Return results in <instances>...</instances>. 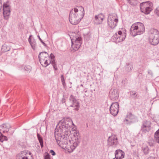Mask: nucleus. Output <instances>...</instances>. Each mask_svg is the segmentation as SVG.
<instances>
[{
  "label": "nucleus",
  "instance_id": "46",
  "mask_svg": "<svg viewBox=\"0 0 159 159\" xmlns=\"http://www.w3.org/2000/svg\"><path fill=\"white\" fill-rule=\"evenodd\" d=\"M103 14H102V13H101L100 14H99L98 15V19H101V18L102 17V16H103Z\"/></svg>",
  "mask_w": 159,
  "mask_h": 159
},
{
  "label": "nucleus",
  "instance_id": "55",
  "mask_svg": "<svg viewBox=\"0 0 159 159\" xmlns=\"http://www.w3.org/2000/svg\"><path fill=\"white\" fill-rule=\"evenodd\" d=\"M40 42H41V43L42 44H43L44 43V42H43V40H42V41H40Z\"/></svg>",
  "mask_w": 159,
  "mask_h": 159
},
{
  "label": "nucleus",
  "instance_id": "52",
  "mask_svg": "<svg viewBox=\"0 0 159 159\" xmlns=\"http://www.w3.org/2000/svg\"><path fill=\"white\" fill-rule=\"evenodd\" d=\"M135 157H137V159H138V158H139V154H137V155H136Z\"/></svg>",
  "mask_w": 159,
  "mask_h": 159
},
{
  "label": "nucleus",
  "instance_id": "19",
  "mask_svg": "<svg viewBox=\"0 0 159 159\" xmlns=\"http://www.w3.org/2000/svg\"><path fill=\"white\" fill-rule=\"evenodd\" d=\"M32 37V35H30L28 39V41L30 43L31 48L32 49L35 50V49L36 46V41L34 38L31 39V37Z\"/></svg>",
  "mask_w": 159,
  "mask_h": 159
},
{
  "label": "nucleus",
  "instance_id": "9",
  "mask_svg": "<svg viewBox=\"0 0 159 159\" xmlns=\"http://www.w3.org/2000/svg\"><path fill=\"white\" fill-rule=\"evenodd\" d=\"M78 14H74L73 10H71L70 12L69 20L70 23L73 25L77 24L81 20Z\"/></svg>",
  "mask_w": 159,
  "mask_h": 159
},
{
  "label": "nucleus",
  "instance_id": "56",
  "mask_svg": "<svg viewBox=\"0 0 159 159\" xmlns=\"http://www.w3.org/2000/svg\"><path fill=\"white\" fill-rule=\"evenodd\" d=\"M84 92H85V93H86L87 91V90H85V89H84Z\"/></svg>",
  "mask_w": 159,
  "mask_h": 159
},
{
  "label": "nucleus",
  "instance_id": "57",
  "mask_svg": "<svg viewBox=\"0 0 159 159\" xmlns=\"http://www.w3.org/2000/svg\"><path fill=\"white\" fill-rule=\"evenodd\" d=\"M127 159H132L131 158L129 157Z\"/></svg>",
  "mask_w": 159,
  "mask_h": 159
},
{
  "label": "nucleus",
  "instance_id": "7",
  "mask_svg": "<svg viewBox=\"0 0 159 159\" xmlns=\"http://www.w3.org/2000/svg\"><path fill=\"white\" fill-rule=\"evenodd\" d=\"M73 39L75 40V43H73V41L71 40L72 47L74 51H76L80 47L82 42V39L81 36H78L77 34H76L74 38Z\"/></svg>",
  "mask_w": 159,
  "mask_h": 159
},
{
  "label": "nucleus",
  "instance_id": "11",
  "mask_svg": "<svg viewBox=\"0 0 159 159\" xmlns=\"http://www.w3.org/2000/svg\"><path fill=\"white\" fill-rule=\"evenodd\" d=\"M118 19L113 17V16L109 14L107 18V24L108 27L111 29H113L117 25Z\"/></svg>",
  "mask_w": 159,
  "mask_h": 159
},
{
  "label": "nucleus",
  "instance_id": "18",
  "mask_svg": "<svg viewBox=\"0 0 159 159\" xmlns=\"http://www.w3.org/2000/svg\"><path fill=\"white\" fill-rule=\"evenodd\" d=\"M125 153L120 149L116 150L115 152V156L118 159H121L124 157Z\"/></svg>",
  "mask_w": 159,
  "mask_h": 159
},
{
  "label": "nucleus",
  "instance_id": "8",
  "mask_svg": "<svg viewBox=\"0 0 159 159\" xmlns=\"http://www.w3.org/2000/svg\"><path fill=\"white\" fill-rule=\"evenodd\" d=\"M107 146L108 147L111 146L113 148H116L119 144L117 137L115 135L109 136L107 139Z\"/></svg>",
  "mask_w": 159,
  "mask_h": 159
},
{
  "label": "nucleus",
  "instance_id": "26",
  "mask_svg": "<svg viewBox=\"0 0 159 159\" xmlns=\"http://www.w3.org/2000/svg\"><path fill=\"white\" fill-rule=\"evenodd\" d=\"M37 135L38 139L40 143L41 147V148H43V139L39 134L37 133Z\"/></svg>",
  "mask_w": 159,
  "mask_h": 159
},
{
  "label": "nucleus",
  "instance_id": "39",
  "mask_svg": "<svg viewBox=\"0 0 159 159\" xmlns=\"http://www.w3.org/2000/svg\"><path fill=\"white\" fill-rule=\"evenodd\" d=\"M73 11L74 14H78H78L77 13L78 12V11H79L78 8H74V10H73Z\"/></svg>",
  "mask_w": 159,
  "mask_h": 159
},
{
  "label": "nucleus",
  "instance_id": "33",
  "mask_svg": "<svg viewBox=\"0 0 159 159\" xmlns=\"http://www.w3.org/2000/svg\"><path fill=\"white\" fill-rule=\"evenodd\" d=\"M61 80L62 82V84L63 85L64 88H65V86H66V84L65 81V80L64 78V75H63L61 76Z\"/></svg>",
  "mask_w": 159,
  "mask_h": 159
},
{
  "label": "nucleus",
  "instance_id": "45",
  "mask_svg": "<svg viewBox=\"0 0 159 159\" xmlns=\"http://www.w3.org/2000/svg\"><path fill=\"white\" fill-rule=\"evenodd\" d=\"M148 116L150 117H151L152 119L153 120L154 118V115H152L151 114L149 113L148 114Z\"/></svg>",
  "mask_w": 159,
  "mask_h": 159
},
{
  "label": "nucleus",
  "instance_id": "31",
  "mask_svg": "<svg viewBox=\"0 0 159 159\" xmlns=\"http://www.w3.org/2000/svg\"><path fill=\"white\" fill-rule=\"evenodd\" d=\"M7 137L1 134L0 132V142H2L4 140L7 141Z\"/></svg>",
  "mask_w": 159,
  "mask_h": 159
},
{
  "label": "nucleus",
  "instance_id": "49",
  "mask_svg": "<svg viewBox=\"0 0 159 159\" xmlns=\"http://www.w3.org/2000/svg\"><path fill=\"white\" fill-rule=\"evenodd\" d=\"M37 37H38V39H39V40L40 41H41L42 40L40 38V36L39 35L37 36Z\"/></svg>",
  "mask_w": 159,
  "mask_h": 159
},
{
  "label": "nucleus",
  "instance_id": "41",
  "mask_svg": "<svg viewBox=\"0 0 159 159\" xmlns=\"http://www.w3.org/2000/svg\"><path fill=\"white\" fill-rule=\"evenodd\" d=\"M154 141H153L149 142L148 144L150 146H153L154 145Z\"/></svg>",
  "mask_w": 159,
  "mask_h": 159
},
{
  "label": "nucleus",
  "instance_id": "38",
  "mask_svg": "<svg viewBox=\"0 0 159 159\" xmlns=\"http://www.w3.org/2000/svg\"><path fill=\"white\" fill-rule=\"evenodd\" d=\"M124 122L127 124H130L132 123L131 121H129L127 119H125L124 120Z\"/></svg>",
  "mask_w": 159,
  "mask_h": 159
},
{
  "label": "nucleus",
  "instance_id": "24",
  "mask_svg": "<svg viewBox=\"0 0 159 159\" xmlns=\"http://www.w3.org/2000/svg\"><path fill=\"white\" fill-rule=\"evenodd\" d=\"M70 107H74V110L78 111L79 110V108L80 107V103L78 101L73 104H71L70 106Z\"/></svg>",
  "mask_w": 159,
  "mask_h": 159
},
{
  "label": "nucleus",
  "instance_id": "1",
  "mask_svg": "<svg viewBox=\"0 0 159 159\" xmlns=\"http://www.w3.org/2000/svg\"><path fill=\"white\" fill-rule=\"evenodd\" d=\"M71 119L69 117L64 118L59 121L57 126L59 128L60 133L55 132V137L56 142L59 146L61 144L66 145L70 142L69 136L70 134V128L73 125Z\"/></svg>",
  "mask_w": 159,
  "mask_h": 159
},
{
  "label": "nucleus",
  "instance_id": "3",
  "mask_svg": "<svg viewBox=\"0 0 159 159\" xmlns=\"http://www.w3.org/2000/svg\"><path fill=\"white\" fill-rule=\"evenodd\" d=\"M149 40L150 44L154 46L159 43V31L156 29H152L150 31Z\"/></svg>",
  "mask_w": 159,
  "mask_h": 159
},
{
  "label": "nucleus",
  "instance_id": "32",
  "mask_svg": "<svg viewBox=\"0 0 159 159\" xmlns=\"http://www.w3.org/2000/svg\"><path fill=\"white\" fill-rule=\"evenodd\" d=\"M126 117L127 118L130 119L131 120H133L136 118V117L132 114L131 112L129 113V114L127 115Z\"/></svg>",
  "mask_w": 159,
  "mask_h": 159
},
{
  "label": "nucleus",
  "instance_id": "12",
  "mask_svg": "<svg viewBox=\"0 0 159 159\" xmlns=\"http://www.w3.org/2000/svg\"><path fill=\"white\" fill-rule=\"evenodd\" d=\"M109 110L111 115L114 116H117L119 110V105L118 102H116L112 103L110 107Z\"/></svg>",
  "mask_w": 159,
  "mask_h": 159
},
{
  "label": "nucleus",
  "instance_id": "17",
  "mask_svg": "<svg viewBox=\"0 0 159 159\" xmlns=\"http://www.w3.org/2000/svg\"><path fill=\"white\" fill-rule=\"evenodd\" d=\"M10 125L9 124H3L0 126V132L1 134L7 133L11 127Z\"/></svg>",
  "mask_w": 159,
  "mask_h": 159
},
{
  "label": "nucleus",
  "instance_id": "23",
  "mask_svg": "<svg viewBox=\"0 0 159 159\" xmlns=\"http://www.w3.org/2000/svg\"><path fill=\"white\" fill-rule=\"evenodd\" d=\"M69 101L72 103V104H73L76 102L79 101V99L76 98V97L72 94L70 96L69 98Z\"/></svg>",
  "mask_w": 159,
  "mask_h": 159
},
{
  "label": "nucleus",
  "instance_id": "20",
  "mask_svg": "<svg viewBox=\"0 0 159 159\" xmlns=\"http://www.w3.org/2000/svg\"><path fill=\"white\" fill-rule=\"evenodd\" d=\"M129 93L130 97L134 100H136L137 99L139 98V95L138 93H137L134 90H131L129 91Z\"/></svg>",
  "mask_w": 159,
  "mask_h": 159
},
{
  "label": "nucleus",
  "instance_id": "29",
  "mask_svg": "<svg viewBox=\"0 0 159 159\" xmlns=\"http://www.w3.org/2000/svg\"><path fill=\"white\" fill-rule=\"evenodd\" d=\"M142 150L143 154L145 155H146L149 153L150 150L148 146H146L145 147L142 148Z\"/></svg>",
  "mask_w": 159,
  "mask_h": 159
},
{
  "label": "nucleus",
  "instance_id": "36",
  "mask_svg": "<svg viewBox=\"0 0 159 159\" xmlns=\"http://www.w3.org/2000/svg\"><path fill=\"white\" fill-rule=\"evenodd\" d=\"M45 155L44 156V159H51L50 154L47 152L45 153Z\"/></svg>",
  "mask_w": 159,
  "mask_h": 159
},
{
  "label": "nucleus",
  "instance_id": "16",
  "mask_svg": "<svg viewBox=\"0 0 159 159\" xmlns=\"http://www.w3.org/2000/svg\"><path fill=\"white\" fill-rule=\"evenodd\" d=\"M49 59H48L49 64H51L54 70L55 71L58 70L57 65L56 64V61L55 59V57L52 53H51L49 56Z\"/></svg>",
  "mask_w": 159,
  "mask_h": 159
},
{
  "label": "nucleus",
  "instance_id": "54",
  "mask_svg": "<svg viewBox=\"0 0 159 159\" xmlns=\"http://www.w3.org/2000/svg\"><path fill=\"white\" fill-rule=\"evenodd\" d=\"M29 155H30L31 156H32L33 157V155H32V153L30 152L29 153Z\"/></svg>",
  "mask_w": 159,
  "mask_h": 159
},
{
  "label": "nucleus",
  "instance_id": "22",
  "mask_svg": "<svg viewBox=\"0 0 159 159\" xmlns=\"http://www.w3.org/2000/svg\"><path fill=\"white\" fill-rule=\"evenodd\" d=\"M11 48L7 43H5L2 46V52H6L10 51Z\"/></svg>",
  "mask_w": 159,
  "mask_h": 159
},
{
  "label": "nucleus",
  "instance_id": "4",
  "mask_svg": "<svg viewBox=\"0 0 159 159\" xmlns=\"http://www.w3.org/2000/svg\"><path fill=\"white\" fill-rule=\"evenodd\" d=\"M39 61L42 66L47 67L49 65L48 59L49 56L48 53L46 52H40L39 55Z\"/></svg>",
  "mask_w": 159,
  "mask_h": 159
},
{
  "label": "nucleus",
  "instance_id": "43",
  "mask_svg": "<svg viewBox=\"0 0 159 159\" xmlns=\"http://www.w3.org/2000/svg\"><path fill=\"white\" fill-rule=\"evenodd\" d=\"M50 153L51 154L52 156H55L56 155V153L52 150H50Z\"/></svg>",
  "mask_w": 159,
  "mask_h": 159
},
{
  "label": "nucleus",
  "instance_id": "27",
  "mask_svg": "<svg viewBox=\"0 0 159 159\" xmlns=\"http://www.w3.org/2000/svg\"><path fill=\"white\" fill-rule=\"evenodd\" d=\"M131 5L134 6H136L138 3L139 2L137 0H126Z\"/></svg>",
  "mask_w": 159,
  "mask_h": 159
},
{
  "label": "nucleus",
  "instance_id": "35",
  "mask_svg": "<svg viewBox=\"0 0 159 159\" xmlns=\"http://www.w3.org/2000/svg\"><path fill=\"white\" fill-rule=\"evenodd\" d=\"M24 68L25 70L28 71H30L31 70V67L29 65H27L25 66Z\"/></svg>",
  "mask_w": 159,
  "mask_h": 159
},
{
  "label": "nucleus",
  "instance_id": "13",
  "mask_svg": "<svg viewBox=\"0 0 159 159\" xmlns=\"http://www.w3.org/2000/svg\"><path fill=\"white\" fill-rule=\"evenodd\" d=\"M126 36V31L125 29L123 31V34L122 35L117 36V33H116L112 36V39L116 43H120L123 41L125 39Z\"/></svg>",
  "mask_w": 159,
  "mask_h": 159
},
{
  "label": "nucleus",
  "instance_id": "58",
  "mask_svg": "<svg viewBox=\"0 0 159 159\" xmlns=\"http://www.w3.org/2000/svg\"><path fill=\"white\" fill-rule=\"evenodd\" d=\"M73 124H74V123H73ZM72 125H74V126H75V125H72L71 127L70 128V129L71 127H72Z\"/></svg>",
  "mask_w": 159,
  "mask_h": 159
},
{
  "label": "nucleus",
  "instance_id": "50",
  "mask_svg": "<svg viewBox=\"0 0 159 159\" xmlns=\"http://www.w3.org/2000/svg\"><path fill=\"white\" fill-rule=\"evenodd\" d=\"M148 73L149 74H150L151 75H152V71L151 70H149L148 71Z\"/></svg>",
  "mask_w": 159,
  "mask_h": 159
},
{
  "label": "nucleus",
  "instance_id": "53",
  "mask_svg": "<svg viewBox=\"0 0 159 159\" xmlns=\"http://www.w3.org/2000/svg\"><path fill=\"white\" fill-rule=\"evenodd\" d=\"M43 44L45 47H46L47 46V45L45 43H44Z\"/></svg>",
  "mask_w": 159,
  "mask_h": 159
},
{
  "label": "nucleus",
  "instance_id": "10",
  "mask_svg": "<svg viewBox=\"0 0 159 159\" xmlns=\"http://www.w3.org/2000/svg\"><path fill=\"white\" fill-rule=\"evenodd\" d=\"M9 2L7 0L3 5V15L5 20H7L9 18L11 11Z\"/></svg>",
  "mask_w": 159,
  "mask_h": 159
},
{
  "label": "nucleus",
  "instance_id": "47",
  "mask_svg": "<svg viewBox=\"0 0 159 159\" xmlns=\"http://www.w3.org/2000/svg\"><path fill=\"white\" fill-rule=\"evenodd\" d=\"M95 19L96 20H98V15H96L95 16Z\"/></svg>",
  "mask_w": 159,
  "mask_h": 159
},
{
  "label": "nucleus",
  "instance_id": "40",
  "mask_svg": "<svg viewBox=\"0 0 159 159\" xmlns=\"http://www.w3.org/2000/svg\"><path fill=\"white\" fill-rule=\"evenodd\" d=\"M155 12L159 16V7H158L156 9Z\"/></svg>",
  "mask_w": 159,
  "mask_h": 159
},
{
  "label": "nucleus",
  "instance_id": "14",
  "mask_svg": "<svg viewBox=\"0 0 159 159\" xmlns=\"http://www.w3.org/2000/svg\"><path fill=\"white\" fill-rule=\"evenodd\" d=\"M109 96L111 100L115 101L117 100L119 96V93L117 89H111L110 91Z\"/></svg>",
  "mask_w": 159,
  "mask_h": 159
},
{
  "label": "nucleus",
  "instance_id": "30",
  "mask_svg": "<svg viewBox=\"0 0 159 159\" xmlns=\"http://www.w3.org/2000/svg\"><path fill=\"white\" fill-rule=\"evenodd\" d=\"M154 137L156 139V142L159 143V128L155 133Z\"/></svg>",
  "mask_w": 159,
  "mask_h": 159
},
{
  "label": "nucleus",
  "instance_id": "25",
  "mask_svg": "<svg viewBox=\"0 0 159 159\" xmlns=\"http://www.w3.org/2000/svg\"><path fill=\"white\" fill-rule=\"evenodd\" d=\"M150 127L148 126V125H146L143 124L141 126V131L143 133H145L150 130Z\"/></svg>",
  "mask_w": 159,
  "mask_h": 159
},
{
  "label": "nucleus",
  "instance_id": "37",
  "mask_svg": "<svg viewBox=\"0 0 159 159\" xmlns=\"http://www.w3.org/2000/svg\"><path fill=\"white\" fill-rule=\"evenodd\" d=\"M78 8L80 9V11H82L83 15L84 16V9L83 7L82 6H80L78 7Z\"/></svg>",
  "mask_w": 159,
  "mask_h": 159
},
{
  "label": "nucleus",
  "instance_id": "44",
  "mask_svg": "<svg viewBox=\"0 0 159 159\" xmlns=\"http://www.w3.org/2000/svg\"><path fill=\"white\" fill-rule=\"evenodd\" d=\"M64 95H63V98L61 100V102L63 104L65 102V99Z\"/></svg>",
  "mask_w": 159,
  "mask_h": 159
},
{
  "label": "nucleus",
  "instance_id": "5",
  "mask_svg": "<svg viewBox=\"0 0 159 159\" xmlns=\"http://www.w3.org/2000/svg\"><path fill=\"white\" fill-rule=\"evenodd\" d=\"M140 7L141 11L146 15L149 14L153 10L152 3L150 1L141 3Z\"/></svg>",
  "mask_w": 159,
  "mask_h": 159
},
{
  "label": "nucleus",
  "instance_id": "15",
  "mask_svg": "<svg viewBox=\"0 0 159 159\" xmlns=\"http://www.w3.org/2000/svg\"><path fill=\"white\" fill-rule=\"evenodd\" d=\"M27 152L26 151H23L20 152L17 154L16 157V159H34L33 157L31 156L30 157L27 156Z\"/></svg>",
  "mask_w": 159,
  "mask_h": 159
},
{
  "label": "nucleus",
  "instance_id": "34",
  "mask_svg": "<svg viewBox=\"0 0 159 159\" xmlns=\"http://www.w3.org/2000/svg\"><path fill=\"white\" fill-rule=\"evenodd\" d=\"M143 124H144L146 125H148V126L149 127H151V122L149 121L145 120L143 122Z\"/></svg>",
  "mask_w": 159,
  "mask_h": 159
},
{
  "label": "nucleus",
  "instance_id": "21",
  "mask_svg": "<svg viewBox=\"0 0 159 159\" xmlns=\"http://www.w3.org/2000/svg\"><path fill=\"white\" fill-rule=\"evenodd\" d=\"M133 68V64L132 63H127L125 66V69L126 72H130Z\"/></svg>",
  "mask_w": 159,
  "mask_h": 159
},
{
  "label": "nucleus",
  "instance_id": "2",
  "mask_svg": "<svg viewBox=\"0 0 159 159\" xmlns=\"http://www.w3.org/2000/svg\"><path fill=\"white\" fill-rule=\"evenodd\" d=\"M145 31V27L142 23L138 22L133 24L130 29L131 35L134 37L143 34Z\"/></svg>",
  "mask_w": 159,
  "mask_h": 159
},
{
  "label": "nucleus",
  "instance_id": "6",
  "mask_svg": "<svg viewBox=\"0 0 159 159\" xmlns=\"http://www.w3.org/2000/svg\"><path fill=\"white\" fill-rule=\"evenodd\" d=\"M81 141L80 136L78 132L74 133V135L72 138L73 144L70 146V148L73 151L79 144Z\"/></svg>",
  "mask_w": 159,
  "mask_h": 159
},
{
  "label": "nucleus",
  "instance_id": "48",
  "mask_svg": "<svg viewBox=\"0 0 159 159\" xmlns=\"http://www.w3.org/2000/svg\"><path fill=\"white\" fill-rule=\"evenodd\" d=\"M155 159V158L154 157H149L148 159Z\"/></svg>",
  "mask_w": 159,
  "mask_h": 159
},
{
  "label": "nucleus",
  "instance_id": "59",
  "mask_svg": "<svg viewBox=\"0 0 159 159\" xmlns=\"http://www.w3.org/2000/svg\"><path fill=\"white\" fill-rule=\"evenodd\" d=\"M80 86H82V87H83V84H81Z\"/></svg>",
  "mask_w": 159,
  "mask_h": 159
},
{
  "label": "nucleus",
  "instance_id": "28",
  "mask_svg": "<svg viewBox=\"0 0 159 159\" xmlns=\"http://www.w3.org/2000/svg\"><path fill=\"white\" fill-rule=\"evenodd\" d=\"M91 34L90 31L89 30L87 33H84V39L87 40H89L91 37Z\"/></svg>",
  "mask_w": 159,
  "mask_h": 159
},
{
  "label": "nucleus",
  "instance_id": "51",
  "mask_svg": "<svg viewBox=\"0 0 159 159\" xmlns=\"http://www.w3.org/2000/svg\"><path fill=\"white\" fill-rule=\"evenodd\" d=\"M104 18V16L103 15V16H102V17L100 19L102 20L101 23H102V22Z\"/></svg>",
  "mask_w": 159,
  "mask_h": 159
},
{
  "label": "nucleus",
  "instance_id": "42",
  "mask_svg": "<svg viewBox=\"0 0 159 159\" xmlns=\"http://www.w3.org/2000/svg\"><path fill=\"white\" fill-rule=\"evenodd\" d=\"M123 34V32L121 31H119L118 32V34H117V36L122 35Z\"/></svg>",
  "mask_w": 159,
  "mask_h": 159
}]
</instances>
